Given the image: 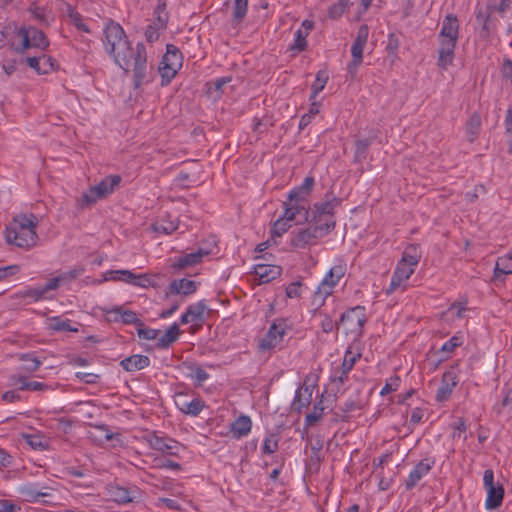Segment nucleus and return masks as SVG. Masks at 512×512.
I'll return each instance as SVG.
<instances>
[{
  "mask_svg": "<svg viewBox=\"0 0 512 512\" xmlns=\"http://www.w3.org/2000/svg\"><path fill=\"white\" fill-rule=\"evenodd\" d=\"M104 36L106 52L125 72H133L132 82L135 90L154 80L155 73L153 67L147 65L146 47L142 42L132 47L122 26L113 20H109L105 26Z\"/></svg>",
  "mask_w": 512,
  "mask_h": 512,
  "instance_id": "nucleus-1",
  "label": "nucleus"
},
{
  "mask_svg": "<svg viewBox=\"0 0 512 512\" xmlns=\"http://www.w3.org/2000/svg\"><path fill=\"white\" fill-rule=\"evenodd\" d=\"M37 224L38 220L33 214L14 217L6 227V241L19 248L29 249L33 247L38 239Z\"/></svg>",
  "mask_w": 512,
  "mask_h": 512,
  "instance_id": "nucleus-2",
  "label": "nucleus"
},
{
  "mask_svg": "<svg viewBox=\"0 0 512 512\" xmlns=\"http://www.w3.org/2000/svg\"><path fill=\"white\" fill-rule=\"evenodd\" d=\"M345 272V266L335 265L324 276L312 297V304L315 306L314 313H317L325 304L327 297L333 293L334 288L344 277Z\"/></svg>",
  "mask_w": 512,
  "mask_h": 512,
  "instance_id": "nucleus-3",
  "label": "nucleus"
},
{
  "mask_svg": "<svg viewBox=\"0 0 512 512\" xmlns=\"http://www.w3.org/2000/svg\"><path fill=\"white\" fill-rule=\"evenodd\" d=\"M183 65V54L178 47L167 44L166 53L163 55L158 67L161 76V85L167 86L176 76Z\"/></svg>",
  "mask_w": 512,
  "mask_h": 512,
  "instance_id": "nucleus-4",
  "label": "nucleus"
},
{
  "mask_svg": "<svg viewBox=\"0 0 512 512\" xmlns=\"http://www.w3.org/2000/svg\"><path fill=\"white\" fill-rule=\"evenodd\" d=\"M366 321V309L364 306L358 305L342 313L339 319V325L343 327L345 334H353L357 337H361Z\"/></svg>",
  "mask_w": 512,
  "mask_h": 512,
  "instance_id": "nucleus-5",
  "label": "nucleus"
},
{
  "mask_svg": "<svg viewBox=\"0 0 512 512\" xmlns=\"http://www.w3.org/2000/svg\"><path fill=\"white\" fill-rule=\"evenodd\" d=\"M283 207L284 217L291 222L301 224L308 220L310 206L308 201L302 197V194H288V198L283 203Z\"/></svg>",
  "mask_w": 512,
  "mask_h": 512,
  "instance_id": "nucleus-6",
  "label": "nucleus"
},
{
  "mask_svg": "<svg viewBox=\"0 0 512 512\" xmlns=\"http://www.w3.org/2000/svg\"><path fill=\"white\" fill-rule=\"evenodd\" d=\"M333 230V224H317L312 227L299 230L291 238V246L305 249L316 244L319 237L327 235Z\"/></svg>",
  "mask_w": 512,
  "mask_h": 512,
  "instance_id": "nucleus-7",
  "label": "nucleus"
},
{
  "mask_svg": "<svg viewBox=\"0 0 512 512\" xmlns=\"http://www.w3.org/2000/svg\"><path fill=\"white\" fill-rule=\"evenodd\" d=\"M291 330L288 319L277 318L270 325L265 336L260 340L259 348L263 351L276 348L284 339L287 332Z\"/></svg>",
  "mask_w": 512,
  "mask_h": 512,
  "instance_id": "nucleus-8",
  "label": "nucleus"
},
{
  "mask_svg": "<svg viewBox=\"0 0 512 512\" xmlns=\"http://www.w3.org/2000/svg\"><path fill=\"white\" fill-rule=\"evenodd\" d=\"M483 484L487 492L485 507L489 510L500 507L504 498V488L501 484H495L492 469L484 471Z\"/></svg>",
  "mask_w": 512,
  "mask_h": 512,
  "instance_id": "nucleus-9",
  "label": "nucleus"
},
{
  "mask_svg": "<svg viewBox=\"0 0 512 512\" xmlns=\"http://www.w3.org/2000/svg\"><path fill=\"white\" fill-rule=\"evenodd\" d=\"M144 440L153 450L166 455H178L180 444L172 438L160 436L157 432L153 431L146 434Z\"/></svg>",
  "mask_w": 512,
  "mask_h": 512,
  "instance_id": "nucleus-10",
  "label": "nucleus"
},
{
  "mask_svg": "<svg viewBox=\"0 0 512 512\" xmlns=\"http://www.w3.org/2000/svg\"><path fill=\"white\" fill-rule=\"evenodd\" d=\"M339 201L336 198H332L330 200L315 203L312 210V219L314 225L317 224H329L330 222L333 224V229L335 228V220H334V210L338 206Z\"/></svg>",
  "mask_w": 512,
  "mask_h": 512,
  "instance_id": "nucleus-11",
  "label": "nucleus"
},
{
  "mask_svg": "<svg viewBox=\"0 0 512 512\" xmlns=\"http://www.w3.org/2000/svg\"><path fill=\"white\" fill-rule=\"evenodd\" d=\"M434 465L435 459L433 457H426L420 460L410 471L404 482L406 490L413 489L423 477L429 474Z\"/></svg>",
  "mask_w": 512,
  "mask_h": 512,
  "instance_id": "nucleus-12",
  "label": "nucleus"
},
{
  "mask_svg": "<svg viewBox=\"0 0 512 512\" xmlns=\"http://www.w3.org/2000/svg\"><path fill=\"white\" fill-rule=\"evenodd\" d=\"M438 39L439 49L437 65L440 69L446 70L454 61L458 39L443 37H438Z\"/></svg>",
  "mask_w": 512,
  "mask_h": 512,
  "instance_id": "nucleus-13",
  "label": "nucleus"
},
{
  "mask_svg": "<svg viewBox=\"0 0 512 512\" xmlns=\"http://www.w3.org/2000/svg\"><path fill=\"white\" fill-rule=\"evenodd\" d=\"M311 377L307 375L304 379L303 385L300 386L294 396L292 402V410L297 413H301L303 408H307L312 402L313 388L316 386L311 383Z\"/></svg>",
  "mask_w": 512,
  "mask_h": 512,
  "instance_id": "nucleus-14",
  "label": "nucleus"
},
{
  "mask_svg": "<svg viewBox=\"0 0 512 512\" xmlns=\"http://www.w3.org/2000/svg\"><path fill=\"white\" fill-rule=\"evenodd\" d=\"M109 493L112 499L118 504L137 502L141 496V492L136 486L123 487L119 485H113L109 488Z\"/></svg>",
  "mask_w": 512,
  "mask_h": 512,
  "instance_id": "nucleus-15",
  "label": "nucleus"
},
{
  "mask_svg": "<svg viewBox=\"0 0 512 512\" xmlns=\"http://www.w3.org/2000/svg\"><path fill=\"white\" fill-rule=\"evenodd\" d=\"M458 382V376L454 369L445 371L441 378V384L436 392V400L438 402L447 401Z\"/></svg>",
  "mask_w": 512,
  "mask_h": 512,
  "instance_id": "nucleus-16",
  "label": "nucleus"
},
{
  "mask_svg": "<svg viewBox=\"0 0 512 512\" xmlns=\"http://www.w3.org/2000/svg\"><path fill=\"white\" fill-rule=\"evenodd\" d=\"M414 271L415 269L413 267L399 261L392 274L390 284L386 289V294L389 295L398 290L403 283L410 278Z\"/></svg>",
  "mask_w": 512,
  "mask_h": 512,
  "instance_id": "nucleus-17",
  "label": "nucleus"
},
{
  "mask_svg": "<svg viewBox=\"0 0 512 512\" xmlns=\"http://www.w3.org/2000/svg\"><path fill=\"white\" fill-rule=\"evenodd\" d=\"M369 35V27L366 24H362L357 31L356 38L351 47V56L353 60V66L361 65L363 62V50L367 43Z\"/></svg>",
  "mask_w": 512,
  "mask_h": 512,
  "instance_id": "nucleus-18",
  "label": "nucleus"
},
{
  "mask_svg": "<svg viewBox=\"0 0 512 512\" xmlns=\"http://www.w3.org/2000/svg\"><path fill=\"white\" fill-rule=\"evenodd\" d=\"M107 319L111 322L121 321L124 324L143 326V321L131 310H125L123 306H116L106 311Z\"/></svg>",
  "mask_w": 512,
  "mask_h": 512,
  "instance_id": "nucleus-19",
  "label": "nucleus"
},
{
  "mask_svg": "<svg viewBox=\"0 0 512 512\" xmlns=\"http://www.w3.org/2000/svg\"><path fill=\"white\" fill-rule=\"evenodd\" d=\"M175 404L182 413L190 416H198L205 407V403L200 397L188 400L183 394L176 396Z\"/></svg>",
  "mask_w": 512,
  "mask_h": 512,
  "instance_id": "nucleus-20",
  "label": "nucleus"
},
{
  "mask_svg": "<svg viewBox=\"0 0 512 512\" xmlns=\"http://www.w3.org/2000/svg\"><path fill=\"white\" fill-rule=\"evenodd\" d=\"M252 429V420L248 415H240L229 425V432L234 439L246 437Z\"/></svg>",
  "mask_w": 512,
  "mask_h": 512,
  "instance_id": "nucleus-21",
  "label": "nucleus"
},
{
  "mask_svg": "<svg viewBox=\"0 0 512 512\" xmlns=\"http://www.w3.org/2000/svg\"><path fill=\"white\" fill-rule=\"evenodd\" d=\"M115 273L122 275V282L135 287L148 288L155 285L152 277L148 274H135L130 270H119Z\"/></svg>",
  "mask_w": 512,
  "mask_h": 512,
  "instance_id": "nucleus-22",
  "label": "nucleus"
},
{
  "mask_svg": "<svg viewBox=\"0 0 512 512\" xmlns=\"http://www.w3.org/2000/svg\"><path fill=\"white\" fill-rule=\"evenodd\" d=\"M46 487L39 488L38 484L26 483L18 488L19 494L24 498L25 501L35 503L40 497H48L50 493L44 491Z\"/></svg>",
  "mask_w": 512,
  "mask_h": 512,
  "instance_id": "nucleus-23",
  "label": "nucleus"
},
{
  "mask_svg": "<svg viewBox=\"0 0 512 512\" xmlns=\"http://www.w3.org/2000/svg\"><path fill=\"white\" fill-rule=\"evenodd\" d=\"M210 254V251L207 249L199 248L195 252L187 253L181 257H179L176 262L173 264L175 269H183L185 267H191L198 263H200L203 257Z\"/></svg>",
  "mask_w": 512,
  "mask_h": 512,
  "instance_id": "nucleus-24",
  "label": "nucleus"
},
{
  "mask_svg": "<svg viewBox=\"0 0 512 512\" xmlns=\"http://www.w3.org/2000/svg\"><path fill=\"white\" fill-rule=\"evenodd\" d=\"M282 268L278 265L257 264L254 273L260 283H268L281 275Z\"/></svg>",
  "mask_w": 512,
  "mask_h": 512,
  "instance_id": "nucleus-25",
  "label": "nucleus"
},
{
  "mask_svg": "<svg viewBox=\"0 0 512 512\" xmlns=\"http://www.w3.org/2000/svg\"><path fill=\"white\" fill-rule=\"evenodd\" d=\"M150 365L148 356L135 354L120 361V366L127 372L142 370Z\"/></svg>",
  "mask_w": 512,
  "mask_h": 512,
  "instance_id": "nucleus-26",
  "label": "nucleus"
},
{
  "mask_svg": "<svg viewBox=\"0 0 512 512\" xmlns=\"http://www.w3.org/2000/svg\"><path fill=\"white\" fill-rule=\"evenodd\" d=\"M197 289V284L193 280H189L186 278L180 280H173L168 286V293L172 295L182 294V295H191Z\"/></svg>",
  "mask_w": 512,
  "mask_h": 512,
  "instance_id": "nucleus-27",
  "label": "nucleus"
},
{
  "mask_svg": "<svg viewBox=\"0 0 512 512\" xmlns=\"http://www.w3.org/2000/svg\"><path fill=\"white\" fill-rule=\"evenodd\" d=\"M458 36H459L458 18L454 14H448L442 22L441 30L438 34V37L458 39Z\"/></svg>",
  "mask_w": 512,
  "mask_h": 512,
  "instance_id": "nucleus-28",
  "label": "nucleus"
},
{
  "mask_svg": "<svg viewBox=\"0 0 512 512\" xmlns=\"http://www.w3.org/2000/svg\"><path fill=\"white\" fill-rule=\"evenodd\" d=\"M512 274V252L497 258L493 270V279L498 280L500 276Z\"/></svg>",
  "mask_w": 512,
  "mask_h": 512,
  "instance_id": "nucleus-29",
  "label": "nucleus"
},
{
  "mask_svg": "<svg viewBox=\"0 0 512 512\" xmlns=\"http://www.w3.org/2000/svg\"><path fill=\"white\" fill-rule=\"evenodd\" d=\"M180 329L177 323L169 326L166 332L157 337L156 347L159 349H167L172 343L178 340Z\"/></svg>",
  "mask_w": 512,
  "mask_h": 512,
  "instance_id": "nucleus-30",
  "label": "nucleus"
},
{
  "mask_svg": "<svg viewBox=\"0 0 512 512\" xmlns=\"http://www.w3.org/2000/svg\"><path fill=\"white\" fill-rule=\"evenodd\" d=\"M122 178L120 175H109L98 184L91 186L89 192H113L119 187Z\"/></svg>",
  "mask_w": 512,
  "mask_h": 512,
  "instance_id": "nucleus-31",
  "label": "nucleus"
},
{
  "mask_svg": "<svg viewBox=\"0 0 512 512\" xmlns=\"http://www.w3.org/2000/svg\"><path fill=\"white\" fill-rule=\"evenodd\" d=\"M80 274V271L77 269H72L69 271L62 272L58 274L57 276L51 278L47 282V287L52 288V290H56L61 285L66 284L74 280L78 277Z\"/></svg>",
  "mask_w": 512,
  "mask_h": 512,
  "instance_id": "nucleus-32",
  "label": "nucleus"
},
{
  "mask_svg": "<svg viewBox=\"0 0 512 512\" xmlns=\"http://www.w3.org/2000/svg\"><path fill=\"white\" fill-rule=\"evenodd\" d=\"M481 125L482 121L479 113L474 112L466 122V135L470 143L477 139L481 130Z\"/></svg>",
  "mask_w": 512,
  "mask_h": 512,
  "instance_id": "nucleus-33",
  "label": "nucleus"
},
{
  "mask_svg": "<svg viewBox=\"0 0 512 512\" xmlns=\"http://www.w3.org/2000/svg\"><path fill=\"white\" fill-rule=\"evenodd\" d=\"M48 328L56 332H78V328L72 326L71 320L62 319L60 316L49 318Z\"/></svg>",
  "mask_w": 512,
  "mask_h": 512,
  "instance_id": "nucleus-34",
  "label": "nucleus"
},
{
  "mask_svg": "<svg viewBox=\"0 0 512 512\" xmlns=\"http://www.w3.org/2000/svg\"><path fill=\"white\" fill-rule=\"evenodd\" d=\"M151 228L158 234L170 235L177 230L178 222L170 218H160L151 225Z\"/></svg>",
  "mask_w": 512,
  "mask_h": 512,
  "instance_id": "nucleus-35",
  "label": "nucleus"
},
{
  "mask_svg": "<svg viewBox=\"0 0 512 512\" xmlns=\"http://www.w3.org/2000/svg\"><path fill=\"white\" fill-rule=\"evenodd\" d=\"M307 36L308 32L304 31L302 28H299L295 31L294 41L288 48V51L293 53L292 56H295L297 53L307 49Z\"/></svg>",
  "mask_w": 512,
  "mask_h": 512,
  "instance_id": "nucleus-36",
  "label": "nucleus"
},
{
  "mask_svg": "<svg viewBox=\"0 0 512 512\" xmlns=\"http://www.w3.org/2000/svg\"><path fill=\"white\" fill-rule=\"evenodd\" d=\"M29 12L32 14L33 18L44 27H49L54 20L51 12L43 6H31Z\"/></svg>",
  "mask_w": 512,
  "mask_h": 512,
  "instance_id": "nucleus-37",
  "label": "nucleus"
},
{
  "mask_svg": "<svg viewBox=\"0 0 512 512\" xmlns=\"http://www.w3.org/2000/svg\"><path fill=\"white\" fill-rule=\"evenodd\" d=\"M420 259L421 253L419 246L416 244H411L405 248L400 261L415 269L419 264Z\"/></svg>",
  "mask_w": 512,
  "mask_h": 512,
  "instance_id": "nucleus-38",
  "label": "nucleus"
},
{
  "mask_svg": "<svg viewBox=\"0 0 512 512\" xmlns=\"http://www.w3.org/2000/svg\"><path fill=\"white\" fill-rule=\"evenodd\" d=\"M153 16V22L156 23V26L158 25V27L166 29L169 21V13L167 11V3L165 0H158Z\"/></svg>",
  "mask_w": 512,
  "mask_h": 512,
  "instance_id": "nucleus-39",
  "label": "nucleus"
},
{
  "mask_svg": "<svg viewBox=\"0 0 512 512\" xmlns=\"http://www.w3.org/2000/svg\"><path fill=\"white\" fill-rule=\"evenodd\" d=\"M26 28L29 30L30 39L32 45H34L35 48L46 50L49 47L50 42L43 31L34 26H29Z\"/></svg>",
  "mask_w": 512,
  "mask_h": 512,
  "instance_id": "nucleus-40",
  "label": "nucleus"
},
{
  "mask_svg": "<svg viewBox=\"0 0 512 512\" xmlns=\"http://www.w3.org/2000/svg\"><path fill=\"white\" fill-rule=\"evenodd\" d=\"M495 12L494 10H490L487 5L486 9H478L476 13V21L479 25H481V35L484 37H488L490 34L489 22L491 18V14Z\"/></svg>",
  "mask_w": 512,
  "mask_h": 512,
  "instance_id": "nucleus-41",
  "label": "nucleus"
},
{
  "mask_svg": "<svg viewBox=\"0 0 512 512\" xmlns=\"http://www.w3.org/2000/svg\"><path fill=\"white\" fill-rule=\"evenodd\" d=\"M374 137H368L365 139H358L355 142L354 161L362 162L366 159L368 148L373 143Z\"/></svg>",
  "mask_w": 512,
  "mask_h": 512,
  "instance_id": "nucleus-42",
  "label": "nucleus"
},
{
  "mask_svg": "<svg viewBox=\"0 0 512 512\" xmlns=\"http://www.w3.org/2000/svg\"><path fill=\"white\" fill-rule=\"evenodd\" d=\"M231 80H232V78L230 76H227V77L217 78L214 81L207 82L206 83V87H207L206 93L208 95L212 96L215 92L214 97L220 98L223 93V87L226 84H228Z\"/></svg>",
  "mask_w": 512,
  "mask_h": 512,
  "instance_id": "nucleus-43",
  "label": "nucleus"
},
{
  "mask_svg": "<svg viewBox=\"0 0 512 512\" xmlns=\"http://www.w3.org/2000/svg\"><path fill=\"white\" fill-rule=\"evenodd\" d=\"M400 47V37L398 34L391 32L387 36L386 52L388 58L394 62L398 58V50Z\"/></svg>",
  "mask_w": 512,
  "mask_h": 512,
  "instance_id": "nucleus-44",
  "label": "nucleus"
},
{
  "mask_svg": "<svg viewBox=\"0 0 512 512\" xmlns=\"http://www.w3.org/2000/svg\"><path fill=\"white\" fill-rule=\"evenodd\" d=\"M324 406L323 401L319 400L314 403L312 412L308 413L305 417L304 428L308 429L312 427L323 417Z\"/></svg>",
  "mask_w": 512,
  "mask_h": 512,
  "instance_id": "nucleus-45",
  "label": "nucleus"
},
{
  "mask_svg": "<svg viewBox=\"0 0 512 512\" xmlns=\"http://www.w3.org/2000/svg\"><path fill=\"white\" fill-rule=\"evenodd\" d=\"M329 79L328 73L325 70H319L316 74V79L311 85V94L309 99H316L317 95L324 89Z\"/></svg>",
  "mask_w": 512,
  "mask_h": 512,
  "instance_id": "nucleus-46",
  "label": "nucleus"
},
{
  "mask_svg": "<svg viewBox=\"0 0 512 512\" xmlns=\"http://www.w3.org/2000/svg\"><path fill=\"white\" fill-rule=\"evenodd\" d=\"M350 5V0H338L336 3L329 6L327 15L331 20H337L342 17Z\"/></svg>",
  "mask_w": 512,
  "mask_h": 512,
  "instance_id": "nucleus-47",
  "label": "nucleus"
},
{
  "mask_svg": "<svg viewBox=\"0 0 512 512\" xmlns=\"http://www.w3.org/2000/svg\"><path fill=\"white\" fill-rule=\"evenodd\" d=\"M206 309L207 306L204 300H201L189 305L186 311L188 312V315H190V320L197 323L204 321V313Z\"/></svg>",
  "mask_w": 512,
  "mask_h": 512,
  "instance_id": "nucleus-48",
  "label": "nucleus"
},
{
  "mask_svg": "<svg viewBox=\"0 0 512 512\" xmlns=\"http://www.w3.org/2000/svg\"><path fill=\"white\" fill-rule=\"evenodd\" d=\"M16 34L22 40V44L20 46L14 47V51L17 54H24L27 49L35 48V46L32 45V42L30 39L29 30H27V28L25 26L20 27L17 30Z\"/></svg>",
  "mask_w": 512,
  "mask_h": 512,
  "instance_id": "nucleus-49",
  "label": "nucleus"
},
{
  "mask_svg": "<svg viewBox=\"0 0 512 512\" xmlns=\"http://www.w3.org/2000/svg\"><path fill=\"white\" fill-rule=\"evenodd\" d=\"M361 358L360 352H353L352 346H349L345 351L343 362L341 364L342 370L350 372L355 363Z\"/></svg>",
  "mask_w": 512,
  "mask_h": 512,
  "instance_id": "nucleus-50",
  "label": "nucleus"
},
{
  "mask_svg": "<svg viewBox=\"0 0 512 512\" xmlns=\"http://www.w3.org/2000/svg\"><path fill=\"white\" fill-rule=\"evenodd\" d=\"M40 66H41V71H40V75H46V74H49L53 71H56L59 67V64L57 62V60L49 55H46V54H42L40 56Z\"/></svg>",
  "mask_w": 512,
  "mask_h": 512,
  "instance_id": "nucleus-51",
  "label": "nucleus"
},
{
  "mask_svg": "<svg viewBox=\"0 0 512 512\" xmlns=\"http://www.w3.org/2000/svg\"><path fill=\"white\" fill-rule=\"evenodd\" d=\"M290 220L286 219L284 215L280 218H278L271 228V236L274 237H281L285 232L289 230L291 227Z\"/></svg>",
  "mask_w": 512,
  "mask_h": 512,
  "instance_id": "nucleus-52",
  "label": "nucleus"
},
{
  "mask_svg": "<svg viewBox=\"0 0 512 512\" xmlns=\"http://www.w3.org/2000/svg\"><path fill=\"white\" fill-rule=\"evenodd\" d=\"M106 194H83L77 199V208L84 210L93 206L99 199L105 197Z\"/></svg>",
  "mask_w": 512,
  "mask_h": 512,
  "instance_id": "nucleus-53",
  "label": "nucleus"
},
{
  "mask_svg": "<svg viewBox=\"0 0 512 512\" xmlns=\"http://www.w3.org/2000/svg\"><path fill=\"white\" fill-rule=\"evenodd\" d=\"M248 10V0H234L233 21L241 23Z\"/></svg>",
  "mask_w": 512,
  "mask_h": 512,
  "instance_id": "nucleus-54",
  "label": "nucleus"
},
{
  "mask_svg": "<svg viewBox=\"0 0 512 512\" xmlns=\"http://www.w3.org/2000/svg\"><path fill=\"white\" fill-rule=\"evenodd\" d=\"M52 288L47 287V283L40 287L29 288L25 291L24 296L31 298L34 301H39L48 298L46 294L51 291Z\"/></svg>",
  "mask_w": 512,
  "mask_h": 512,
  "instance_id": "nucleus-55",
  "label": "nucleus"
},
{
  "mask_svg": "<svg viewBox=\"0 0 512 512\" xmlns=\"http://www.w3.org/2000/svg\"><path fill=\"white\" fill-rule=\"evenodd\" d=\"M17 383L19 384V390H31V391H43L48 388L45 383L38 381H27L24 377H19L17 379Z\"/></svg>",
  "mask_w": 512,
  "mask_h": 512,
  "instance_id": "nucleus-56",
  "label": "nucleus"
},
{
  "mask_svg": "<svg viewBox=\"0 0 512 512\" xmlns=\"http://www.w3.org/2000/svg\"><path fill=\"white\" fill-rule=\"evenodd\" d=\"M68 17L79 31H82L85 33L91 32L89 27L84 23L83 16L79 12L74 10L73 8H69Z\"/></svg>",
  "mask_w": 512,
  "mask_h": 512,
  "instance_id": "nucleus-57",
  "label": "nucleus"
},
{
  "mask_svg": "<svg viewBox=\"0 0 512 512\" xmlns=\"http://www.w3.org/2000/svg\"><path fill=\"white\" fill-rule=\"evenodd\" d=\"M24 439L26 443L35 450L43 451L47 448V442L43 439L42 436L26 434L24 435Z\"/></svg>",
  "mask_w": 512,
  "mask_h": 512,
  "instance_id": "nucleus-58",
  "label": "nucleus"
},
{
  "mask_svg": "<svg viewBox=\"0 0 512 512\" xmlns=\"http://www.w3.org/2000/svg\"><path fill=\"white\" fill-rule=\"evenodd\" d=\"M401 384V378L398 375H393L386 380L385 385L380 391L381 396H386L394 391H397Z\"/></svg>",
  "mask_w": 512,
  "mask_h": 512,
  "instance_id": "nucleus-59",
  "label": "nucleus"
},
{
  "mask_svg": "<svg viewBox=\"0 0 512 512\" xmlns=\"http://www.w3.org/2000/svg\"><path fill=\"white\" fill-rule=\"evenodd\" d=\"M462 344H463V336L461 334L457 333L442 345L441 351L446 352V353H451L457 347H460Z\"/></svg>",
  "mask_w": 512,
  "mask_h": 512,
  "instance_id": "nucleus-60",
  "label": "nucleus"
},
{
  "mask_svg": "<svg viewBox=\"0 0 512 512\" xmlns=\"http://www.w3.org/2000/svg\"><path fill=\"white\" fill-rule=\"evenodd\" d=\"M262 453L263 454H273L278 450V439L275 435H270L266 437L263 441L262 445Z\"/></svg>",
  "mask_w": 512,
  "mask_h": 512,
  "instance_id": "nucleus-61",
  "label": "nucleus"
},
{
  "mask_svg": "<svg viewBox=\"0 0 512 512\" xmlns=\"http://www.w3.org/2000/svg\"><path fill=\"white\" fill-rule=\"evenodd\" d=\"M21 360L25 362L24 370L28 372L36 371L41 365V361L32 354H23Z\"/></svg>",
  "mask_w": 512,
  "mask_h": 512,
  "instance_id": "nucleus-62",
  "label": "nucleus"
},
{
  "mask_svg": "<svg viewBox=\"0 0 512 512\" xmlns=\"http://www.w3.org/2000/svg\"><path fill=\"white\" fill-rule=\"evenodd\" d=\"M160 330L147 328L144 325L138 326L137 335L140 339L144 340H157Z\"/></svg>",
  "mask_w": 512,
  "mask_h": 512,
  "instance_id": "nucleus-63",
  "label": "nucleus"
},
{
  "mask_svg": "<svg viewBox=\"0 0 512 512\" xmlns=\"http://www.w3.org/2000/svg\"><path fill=\"white\" fill-rule=\"evenodd\" d=\"M505 134L509 145V152H512V108L509 107L506 111L504 120Z\"/></svg>",
  "mask_w": 512,
  "mask_h": 512,
  "instance_id": "nucleus-64",
  "label": "nucleus"
}]
</instances>
